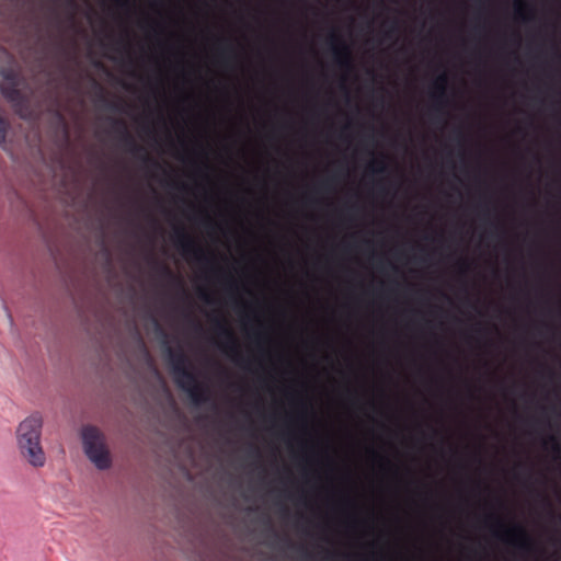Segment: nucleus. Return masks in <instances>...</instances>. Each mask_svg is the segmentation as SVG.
Segmentation results:
<instances>
[{
	"instance_id": "11",
	"label": "nucleus",
	"mask_w": 561,
	"mask_h": 561,
	"mask_svg": "<svg viewBox=\"0 0 561 561\" xmlns=\"http://www.w3.org/2000/svg\"><path fill=\"white\" fill-rule=\"evenodd\" d=\"M225 333H226V335H227V337H228V341H227V343L224 345V350H225V351H228V350H230V351H236V350H237V343H236V341H234V339H233L232 333H231L229 330H227V329L225 330Z\"/></svg>"
},
{
	"instance_id": "6",
	"label": "nucleus",
	"mask_w": 561,
	"mask_h": 561,
	"mask_svg": "<svg viewBox=\"0 0 561 561\" xmlns=\"http://www.w3.org/2000/svg\"><path fill=\"white\" fill-rule=\"evenodd\" d=\"M176 243L184 253L199 254L201 250L196 247L194 240L184 231L176 234Z\"/></svg>"
},
{
	"instance_id": "3",
	"label": "nucleus",
	"mask_w": 561,
	"mask_h": 561,
	"mask_svg": "<svg viewBox=\"0 0 561 561\" xmlns=\"http://www.w3.org/2000/svg\"><path fill=\"white\" fill-rule=\"evenodd\" d=\"M493 534L518 549L530 551L534 548V540L520 525L505 526L501 519H496Z\"/></svg>"
},
{
	"instance_id": "5",
	"label": "nucleus",
	"mask_w": 561,
	"mask_h": 561,
	"mask_svg": "<svg viewBox=\"0 0 561 561\" xmlns=\"http://www.w3.org/2000/svg\"><path fill=\"white\" fill-rule=\"evenodd\" d=\"M332 39L334 43L332 44V53L336 62L341 67L348 68L352 65V51L348 45L343 42L336 39L335 34H332Z\"/></svg>"
},
{
	"instance_id": "15",
	"label": "nucleus",
	"mask_w": 561,
	"mask_h": 561,
	"mask_svg": "<svg viewBox=\"0 0 561 561\" xmlns=\"http://www.w3.org/2000/svg\"><path fill=\"white\" fill-rule=\"evenodd\" d=\"M380 467H381L382 469H388V468H390V467H391L390 461H389V460H387V459H383V458H382V459H381V462H380Z\"/></svg>"
},
{
	"instance_id": "14",
	"label": "nucleus",
	"mask_w": 561,
	"mask_h": 561,
	"mask_svg": "<svg viewBox=\"0 0 561 561\" xmlns=\"http://www.w3.org/2000/svg\"><path fill=\"white\" fill-rule=\"evenodd\" d=\"M459 267H460L461 272H463V273H465V272H467V271H468L469 265H468V263H467L466 261H460V262H459Z\"/></svg>"
},
{
	"instance_id": "1",
	"label": "nucleus",
	"mask_w": 561,
	"mask_h": 561,
	"mask_svg": "<svg viewBox=\"0 0 561 561\" xmlns=\"http://www.w3.org/2000/svg\"><path fill=\"white\" fill-rule=\"evenodd\" d=\"M43 430V413L33 411L18 423L14 431L18 455L33 469L44 468L47 463V455L42 443Z\"/></svg>"
},
{
	"instance_id": "10",
	"label": "nucleus",
	"mask_w": 561,
	"mask_h": 561,
	"mask_svg": "<svg viewBox=\"0 0 561 561\" xmlns=\"http://www.w3.org/2000/svg\"><path fill=\"white\" fill-rule=\"evenodd\" d=\"M369 168L375 173H383L387 170V165L383 160H371L369 163Z\"/></svg>"
},
{
	"instance_id": "13",
	"label": "nucleus",
	"mask_w": 561,
	"mask_h": 561,
	"mask_svg": "<svg viewBox=\"0 0 561 561\" xmlns=\"http://www.w3.org/2000/svg\"><path fill=\"white\" fill-rule=\"evenodd\" d=\"M549 442L552 444L553 450L559 453L560 451V446H559V443H558L557 438L554 436H550L549 437Z\"/></svg>"
},
{
	"instance_id": "7",
	"label": "nucleus",
	"mask_w": 561,
	"mask_h": 561,
	"mask_svg": "<svg viewBox=\"0 0 561 561\" xmlns=\"http://www.w3.org/2000/svg\"><path fill=\"white\" fill-rule=\"evenodd\" d=\"M514 12L524 22H528L534 18V10L525 0H514Z\"/></svg>"
},
{
	"instance_id": "8",
	"label": "nucleus",
	"mask_w": 561,
	"mask_h": 561,
	"mask_svg": "<svg viewBox=\"0 0 561 561\" xmlns=\"http://www.w3.org/2000/svg\"><path fill=\"white\" fill-rule=\"evenodd\" d=\"M448 85V76L443 72L436 77L433 82V96L436 99H443L446 94Z\"/></svg>"
},
{
	"instance_id": "12",
	"label": "nucleus",
	"mask_w": 561,
	"mask_h": 561,
	"mask_svg": "<svg viewBox=\"0 0 561 561\" xmlns=\"http://www.w3.org/2000/svg\"><path fill=\"white\" fill-rule=\"evenodd\" d=\"M7 129V122L2 117H0V145H3L5 142Z\"/></svg>"
},
{
	"instance_id": "9",
	"label": "nucleus",
	"mask_w": 561,
	"mask_h": 561,
	"mask_svg": "<svg viewBox=\"0 0 561 561\" xmlns=\"http://www.w3.org/2000/svg\"><path fill=\"white\" fill-rule=\"evenodd\" d=\"M12 85H13V82L11 80H7L2 84V88H1L2 93L11 102H16L20 99V92Z\"/></svg>"
},
{
	"instance_id": "4",
	"label": "nucleus",
	"mask_w": 561,
	"mask_h": 561,
	"mask_svg": "<svg viewBox=\"0 0 561 561\" xmlns=\"http://www.w3.org/2000/svg\"><path fill=\"white\" fill-rule=\"evenodd\" d=\"M173 378L176 385L192 398L197 396V380L195 376L186 369L185 363L181 358L173 364Z\"/></svg>"
},
{
	"instance_id": "2",
	"label": "nucleus",
	"mask_w": 561,
	"mask_h": 561,
	"mask_svg": "<svg viewBox=\"0 0 561 561\" xmlns=\"http://www.w3.org/2000/svg\"><path fill=\"white\" fill-rule=\"evenodd\" d=\"M82 446L85 456L98 470L112 467V456L104 434L94 426H87L81 432Z\"/></svg>"
}]
</instances>
